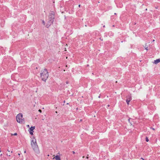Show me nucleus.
I'll return each instance as SVG.
<instances>
[{"mask_svg": "<svg viewBox=\"0 0 160 160\" xmlns=\"http://www.w3.org/2000/svg\"><path fill=\"white\" fill-rule=\"evenodd\" d=\"M40 75L42 80L46 81L49 76L48 72L47 70L45 68L43 70H42L40 73Z\"/></svg>", "mask_w": 160, "mask_h": 160, "instance_id": "nucleus-1", "label": "nucleus"}, {"mask_svg": "<svg viewBox=\"0 0 160 160\" xmlns=\"http://www.w3.org/2000/svg\"><path fill=\"white\" fill-rule=\"evenodd\" d=\"M31 145L33 150L37 152L38 150V147L35 139L33 138L31 141Z\"/></svg>", "mask_w": 160, "mask_h": 160, "instance_id": "nucleus-2", "label": "nucleus"}, {"mask_svg": "<svg viewBox=\"0 0 160 160\" xmlns=\"http://www.w3.org/2000/svg\"><path fill=\"white\" fill-rule=\"evenodd\" d=\"M17 122L19 123H22L24 122V119L22 117V114L20 113L18 114L16 117Z\"/></svg>", "mask_w": 160, "mask_h": 160, "instance_id": "nucleus-3", "label": "nucleus"}, {"mask_svg": "<svg viewBox=\"0 0 160 160\" xmlns=\"http://www.w3.org/2000/svg\"><path fill=\"white\" fill-rule=\"evenodd\" d=\"M54 18V14L53 12H52L49 15V20L48 22V24L49 25V26L53 23Z\"/></svg>", "mask_w": 160, "mask_h": 160, "instance_id": "nucleus-4", "label": "nucleus"}, {"mask_svg": "<svg viewBox=\"0 0 160 160\" xmlns=\"http://www.w3.org/2000/svg\"><path fill=\"white\" fill-rule=\"evenodd\" d=\"M127 99L126 101L128 105H129V102L132 100V97L131 95H129L126 97Z\"/></svg>", "mask_w": 160, "mask_h": 160, "instance_id": "nucleus-5", "label": "nucleus"}, {"mask_svg": "<svg viewBox=\"0 0 160 160\" xmlns=\"http://www.w3.org/2000/svg\"><path fill=\"white\" fill-rule=\"evenodd\" d=\"M55 158L56 160H61L60 157L59 155H57L53 159Z\"/></svg>", "mask_w": 160, "mask_h": 160, "instance_id": "nucleus-6", "label": "nucleus"}, {"mask_svg": "<svg viewBox=\"0 0 160 160\" xmlns=\"http://www.w3.org/2000/svg\"><path fill=\"white\" fill-rule=\"evenodd\" d=\"M159 62H160V59H157L154 61V63L155 64H157Z\"/></svg>", "mask_w": 160, "mask_h": 160, "instance_id": "nucleus-7", "label": "nucleus"}, {"mask_svg": "<svg viewBox=\"0 0 160 160\" xmlns=\"http://www.w3.org/2000/svg\"><path fill=\"white\" fill-rule=\"evenodd\" d=\"M35 128V127H31L30 128V131H32V132H33V130Z\"/></svg>", "mask_w": 160, "mask_h": 160, "instance_id": "nucleus-8", "label": "nucleus"}, {"mask_svg": "<svg viewBox=\"0 0 160 160\" xmlns=\"http://www.w3.org/2000/svg\"><path fill=\"white\" fill-rule=\"evenodd\" d=\"M29 132L30 134L31 135H33V132L31 131H29Z\"/></svg>", "mask_w": 160, "mask_h": 160, "instance_id": "nucleus-9", "label": "nucleus"}, {"mask_svg": "<svg viewBox=\"0 0 160 160\" xmlns=\"http://www.w3.org/2000/svg\"><path fill=\"white\" fill-rule=\"evenodd\" d=\"M146 142H148L149 141L148 138L147 137L146 138Z\"/></svg>", "mask_w": 160, "mask_h": 160, "instance_id": "nucleus-10", "label": "nucleus"}, {"mask_svg": "<svg viewBox=\"0 0 160 160\" xmlns=\"http://www.w3.org/2000/svg\"><path fill=\"white\" fill-rule=\"evenodd\" d=\"M7 155L8 156H11V154H10V153H7Z\"/></svg>", "mask_w": 160, "mask_h": 160, "instance_id": "nucleus-11", "label": "nucleus"}, {"mask_svg": "<svg viewBox=\"0 0 160 160\" xmlns=\"http://www.w3.org/2000/svg\"><path fill=\"white\" fill-rule=\"evenodd\" d=\"M42 23L44 25L45 24V22L44 20L42 21Z\"/></svg>", "mask_w": 160, "mask_h": 160, "instance_id": "nucleus-12", "label": "nucleus"}, {"mask_svg": "<svg viewBox=\"0 0 160 160\" xmlns=\"http://www.w3.org/2000/svg\"><path fill=\"white\" fill-rule=\"evenodd\" d=\"M17 135V133H15L14 134H13V135L14 136H16V135Z\"/></svg>", "mask_w": 160, "mask_h": 160, "instance_id": "nucleus-13", "label": "nucleus"}, {"mask_svg": "<svg viewBox=\"0 0 160 160\" xmlns=\"http://www.w3.org/2000/svg\"><path fill=\"white\" fill-rule=\"evenodd\" d=\"M38 111H39L40 112V113H41V112H42V110H40V109H39V110H38Z\"/></svg>", "mask_w": 160, "mask_h": 160, "instance_id": "nucleus-14", "label": "nucleus"}, {"mask_svg": "<svg viewBox=\"0 0 160 160\" xmlns=\"http://www.w3.org/2000/svg\"><path fill=\"white\" fill-rule=\"evenodd\" d=\"M145 49L147 51L148 50V48L147 47V48H145Z\"/></svg>", "mask_w": 160, "mask_h": 160, "instance_id": "nucleus-15", "label": "nucleus"}, {"mask_svg": "<svg viewBox=\"0 0 160 160\" xmlns=\"http://www.w3.org/2000/svg\"><path fill=\"white\" fill-rule=\"evenodd\" d=\"M151 129H152L153 130H155V129L154 128H151Z\"/></svg>", "mask_w": 160, "mask_h": 160, "instance_id": "nucleus-16", "label": "nucleus"}, {"mask_svg": "<svg viewBox=\"0 0 160 160\" xmlns=\"http://www.w3.org/2000/svg\"><path fill=\"white\" fill-rule=\"evenodd\" d=\"M72 153L73 154H75V152H74V151H73L72 152Z\"/></svg>", "mask_w": 160, "mask_h": 160, "instance_id": "nucleus-17", "label": "nucleus"}, {"mask_svg": "<svg viewBox=\"0 0 160 160\" xmlns=\"http://www.w3.org/2000/svg\"><path fill=\"white\" fill-rule=\"evenodd\" d=\"M141 159H142V160H144V159L142 158H141Z\"/></svg>", "mask_w": 160, "mask_h": 160, "instance_id": "nucleus-18", "label": "nucleus"}, {"mask_svg": "<svg viewBox=\"0 0 160 160\" xmlns=\"http://www.w3.org/2000/svg\"><path fill=\"white\" fill-rule=\"evenodd\" d=\"M80 6H81V5H80V4L79 5H78V7H80Z\"/></svg>", "mask_w": 160, "mask_h": 160, "instance_id": "nucleus-19", "label": "nucleus"}, {"mask_svg": "<svg viewBox=\"0 0 160 160\" xmlns=\"http://www.w3.org/2000/svg\"><path fill=\"white\" fill-rule=\"evenodd\" d=\"M27 127H29V125H27Z\"/></svg>", "mask_w": 160, "mask_h": 160, "instance_id": "nucleus-20", "label": "nucleus"}, {"mask_svg": "<svg viewBox=\"0 0 160 160\" xmlns=\"http://www.w3.org/2000/svg\"><path fill=\"white\" fill-rule=\"evenodd\" d=\"M7 151L8 152H10V151H9L8 149L7 150Z\"/></svg>", "mask_w": 160, "mask_h": 160, "instance_id": "nucleus-21", "label": "nucleus"}, {"mask_svg": "<svg viewBox=\"0 0 160 160\" xmlns=\"http://www.w3.org/2000/svg\"><path fill=\"white\" fill-rule=\"evenodd\" d=\"M130 119L129 118V119H128V121H129V122H130Z\"/></svg>", "mask_w": 160, "mask_h": 160, "instance_id": "nucleus-22", "label": "nucleus"}, {"mask_svg": "<svg viewBox=\"0 0 160 160\" xmlns=\"http://www.w3.org/2000/svg\"><path fill=\"white\" fill-rule=\"evenodd\" d=\"M86 158H87V159H88V157H86Z\"/></svg>", "mask_w": 160, "mask_h": 160, "instance_id": "nucleus-23", "label": "nucleus"}, {"mask_svg": "<svg viewBox=\"0 0 160 160\" xmlns=\"http://www.w3.org/2000/svg\"><path fill=\"white\" fill-rule=\"evenodd\" d=\"M103 27H104V28L105 27V25H104V26H103Z\"/></svg>", "mask_w": 160, "mask_h": 160, "instance_id": "nucleus-24", "label": "nucleus"}, {"mask_svg": "<svg viewBox=\"0 0 160 160\" xmlns=\"http://www.w3.org/2000/svg\"><path fill=\"white\" fill-rule=\"evenodd\" d=\"M114 14H115V15H116V13H114Z\"/></svg>", "mask_w": 160, "mask_h": 160, "instance_id": "nucleus-25", "label": "nucleus"}, {"mask_svg": "<svg viewBox=\"0 0 160 160\" xmlns=\"http://www.w3.org/2000/svg\"><path fill=\"white\" fill-rule=\"evenodd\" d=\"M24 153H26V151H25L24 152Z\"/></svg>", "mask_w": 160, "mask_h": 160, "instance_id": "nucleus-26", "label": "nucleus"}, {"mask_svg": "<svg viewBox=\"0 0 160 160\" xmlns=\"http://www.w3.org/2000/svg\"><path fill=\"white\" fill-rule=\"evenodd\" d=\"M12 151H11V153H12Z\"/></svg>", "mask_w": 160, "mask_h": 160, "instance_id": "nucleus-27", "label": "nucleus"}, {"mask_svg": "<svg viewBox=\"0 0 160 160\" xmlns=\"http://www.w3.org/2000/svg\"><path fill=\"white\" fill-rule=\"evenodd\" d=\"M66 48H65V51H66Z\"/></svg>", "mask_w": 160, "mask_h": 160, "instance_id": "nucleus-28", "label": "nucleus"}, {"mask_svg": "<svg viewBox=\"0 0 160 160\" xmlns=\"http://www.w3.org/2000/svg\"><path fill=\"white\" fill-rule=\"evenodd\" d=\"M109 106H109V105H108V107H109Z\"/></svg>", "mask_w": 160, "mask_h": 160, "instance_id": "nucleus-29", "label": "nucleus"}, {"mask_svg": "<svg viewBox=\"0 0 160 160\" xmlns=\"http://www.w3.org/2000/svg\"><path fill=\"white\" fill-rule=\"evenodd\" d=\"M60 154V153H59V152H58V154Z\"/></svg>", "mask_w": 160, "mask_h": 160, "instance_id": "nucleus-30", "label": "nucleus"}, {"mask_svg": "<svg viewBox=\"0 0 160 160\" xmlns=\"http://www.w3.org/2000/svg\"><path fill=\"white\" fill-rule=\"evenodd\" d=\"M98 98H100V96H99L98 97Z\"/></svg>", "mask_w": 160, "mask_h": 160, "instance_id": "nucleus-31", "label": "nucleus"}, {"mask_svg": "<svg viewBox=\"0 0 160 160\" xmlns=\"http://www.w3.org/2000/svg\"><path fill=\"white\" fill-rule=\"evenodd\" d=\"M20 154L19 153L18 154V155H19Z\"/></svg>", "mask_w": 160, "mask_h": 160, "instance_id": "nucleus-32", "label": "nucleus"}, {"mask_svg": "<svg viewBox=\"0 0 160 160\" xmlns=\"http://www.w3.org/2000/svg\"><path fill=\"white\" fill-rule=\"evenodd\" d=\"M2 155V154H1V156Z\"/></svg>", "mask_w": 160, "mask_h": 160, "instance_id": "nucleus-33", "label": "nucleus"}]
</instances>
